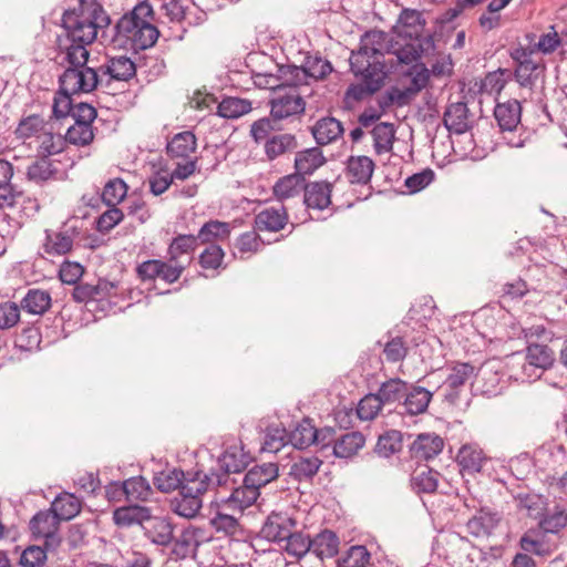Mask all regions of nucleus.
<instances>
[{
    "mask_svg": "<svg viewBox=\"0 0 567 567\" xmlns=\"http://www.w3.org/2000/svg\"><path fill=\"white\" fill-rule=\"evenodd\" d=\"M332 184L320 181L305 184L303 204L307 208L323 210L331 204Z\"/></svg>",
    "mask_w": 567,
    "mask_h": 567,
    "instance_id": "16",
    "label": "nucleus"
},
{
    "mask_svg": "<svg viewBox=\"0 0 567 567\" xmlns=\"http://www.w3.org/2000/svg\"><path fill=\"white\" fill-rule=\"evenodd\" d=\"M316 427L309 419H303L289 432L290 444L299 450L306 449L316 442Z\"/></svg>",
    "mask_w": 567,
    "mask_h": 567,
    "instance_id": "45",
    "label": "nucleus"
},
{
    "mask_svg": "<svg viewBox=\"0 0 567 567\" xmlns=\"http://www.w3.org/2000/svg\"><path fill=\"white\" fill-rule=\"evenodd\" d=\"M218 114L225 118H238L251 111V102L246 99L226 97L217 106Z\"/></svg>",
    "mask_w": 567,
    "mask_h": 567,
    "instance_id": "49",
    "label": "nucleus"
},
{
    "mask_svg": "<svg viewBox=\"0 0 567 567\" xmlns=\"http://www.w3.org/2000/svg\"><path fill=\"white\" fill-rule=\"evenodd\" d=\"M74 234L70 229L61 231L45 230L43 250L49 256H63L72 250Z\"/></svg>",
    "mask_w": 567,
    "mask_h": 567,
    "instance_id": "19",
    "label": "nucleus"
},
{
    "mask_svg": "<svg viewBox=\"0 0 567 567\" xmlns=\"http://www.w3.org/2000/svg\"><path fill=\"white\" fill-rule=\"evenodd\" d=\"M432 393L423 386L408 388L402 406L411 415L424 413L431 402Z\"/></svg>",
    "mask_w": 567,
    "mask_h": 567,
    "instance_id": "31",
    "label": "nucleus"
},
{
    "mask_svg": "<svg viewBox=\"0 0 567 567\" xmlns=\"http://www.w3.org/2000/svg\"><path fill=\"white\" fill-rule=\"evenodd\" d=\"M513 73L508 69H498L488 72L481 81V92L488 95H498L506 83L512 80Z\"/></svg>",
    "mask_w": 567,
    "mask_h": 567,
    "instance_id": "44",
    "label": "nucleus"
},
{
    "mask_svg": "<svg viewBox=\"0 0 567 567\" xmlns=\"http://www.w3.org/2000/svg\"><path fill=\"white\" fill-rule=\"evenodd\" d=\"M322 461L317 456L299 457L290 467L289 475L302 482L311 480L319 471Z\"/></svg>",
    "mask_w": 567,
    "mask_h": 567,
    "instance_id": "41",
    "label": "nucleus"
},
{
    "mask_svg": "<svg viewBox=\"0 0 567 567\" xmlns=\"http://www.w3.org/2000/svg\"><path fill=\"white\" fill-rule=\"evenodd\" d=\"M444 446L442 437L436 434H420L411 446L416 458L430 460L439 455Z\"/></svg>",
    "mask_w": 567,
    "mask_h": 567,
    "instance_id": "27",
    "label": "nucleus"
},
{
    "mask_svg": "<svg viewBox=\"0 0 567 567\" xmlns=\"http://www.w3.org/2000/svg\"><path fill=\"white\" fill-rule=\"evenodd\" d=\"M449 371L442 386L445 390V400L454 404L463 388L476 375V369L470 363L456 362Z\"/></svg>",
    "mask_w": 567,
    "mask_h": 567,
    "instance_id": "10",
    "label": "nucleus"
},
{
    "mask_svg": "<svg viewBox=\"0 0 567 567\" xmlns=\"http://www.w3.org/2000/svg\"><path fill=\"white\" fill-rule=\"evenodd\" d=\"M401 73L406 76L410 81L409 85H406L410 90V93L416 95L420 91H422L430 80L429 70L424 64H413L405 70H401Z\"/></svg>",
    "mask_w": 567,
    "mask_h": 567,
    "instance_id": "52",
    "label": "nucleus"
},
{
    "mask_svg": "<svg viewBox=\"0 0 567 567\" xmlns=\"http://www.w3.org/2000/svg\"><path fill=\"white\" fill-rule=\"evenodd\" d=\"M64 138L74 146H86L94 140L92 125L74 123L66 130Z\"/></svg>",
    "mask_w": 567,
    "mask_h": 567,
    "instance_id": "55",
    "label": "nucleus"
},
{
    "mask_svg": "<svg viewBox=\"0 0 567 567\" xmlns=\"http://www.w3.org/2000/svg\"><path fill=\"white\" fill-rule=\"evenodd\" d=\"M512 58L517 63L514 72L516 81L520 86L532 87L537 79L539 63L533 59L532 52H527L525 49L515 50Z\"/></svg>",
    "mask_w": 567,
    "mask_h": 567,
    "instance_id": "13",
    "label": "nucleus"
},
{
    "mask_svg": "<svg viewBox=\"0 0 567 567\" xmlns=\"http://www.w3.org/2000/svg\"><path fill=\"white\" fill-rule=\"evenodd\" d=\"M374 167V162L369 156H350L346 163L344 175L351 184L367 185L371 181Z\"/></svg>",
    "mask_w": 567,
    "mask_h": 567,
    "instance_id": "15",
    "label": "nucleus"
},
{
    "mask_svg": "<svg viewBox=\"0 0 567 567\" xmlns=\"http://www.w3.org/2000/svg\"><path fill=\"white\" fill-rule=\"evenodd\" d=\"M53 513L60 520H70L81 511V501L71 493H62L52 503Z\"/></svg>",
    "mask_w": 567,
    "mask_h": 567,
    "instance_id": "40",
    "label": "nucleus"
},
{
    "mask_svg": "<svg viewBox=\"0 0 567 567\" xmlns=\"http://www.w3.org/2000/svg\"><path fill=\"white\" fill-rule=\"evenodd\" d=\"M44 124L45 122L40 115H29L19 122L14 133L18 138H30L41 133Z\"/></svg>",
    "mask_w": 567,
    "mask_h": 567,
    "instance_id": "58",
    "label": "nucleus"
},
{
    "mask_svg": "<svg viewBox=\"0 0 567 567\" xmlns=\"http://www.w3.org/2000/svg\"><path fill=\"white\" fill-rule=\"evenodd\" d=\"M296 520L287 514L272 513L268 516L261 528V533L268 540L281 543L295 529Z\"/></svg>",
    "mask_w": 567,
    "mask_h": 567,
    "instance_id": "14",
    "label": "nucleus"
},
{
    "mask_svg": "<svg viewBox=\"0 0 567 567\" xmlns=\"http://www.w3.org/2000/svg\"><path fill=\"white\" fill-rule=\"evenodd\" d=\"M203 532L196 527H188L177 538L174 551L186 557L195 554L202 542Z\"/></svg>",
    "mask_w": 567,
    "mask_h": 567,
    "instance_id": "46",
    "label": "nucleus"
},
{
    "mask_svg": "<svg viewBox=\"0 0 567 567\" xmlns=\"http://www.w3.org/2000/svg\"><path fill=\"white\" fill-rule=\"evenodd\" d=\"M114 32L112 40L120 47H130L135 52L152 48L159 35L152 6L147 1L137 3L118 19Z\"/></svg>",
    "mask_w": 567,
    "mask_h": 567,
    "instance_id": "1",
    "label": "nucleus"
},
{
    "mask_svg": "<svg viewBox=\"0 0 567 567\" xmlns=\"http://www.w3.org/2000/svg\"><path fill=\"white\" fill-rule=\"evenodd\" d=\"M126 487V501L145 502L152 495L150 483L143 476H134L124 481Z\"/></svg>",
    "mask_w": 567,
    "mask_h": 567,
    "instance_id": "51",
    "label": "nucleus"
},
{
    "mask_svg": "<svg viewBox=\"0 0 567 567\" xmlns=\"http://www.w3.org/2000/svg\"><path fill=\"white\" fill-rule=\"evenodd\" d=\"M494 116L503 131H513L520 122L522 107L517 100L497 103Z\"/></svg>",
    "mask_w": 567,
    "mask_h": 567,
    "instance_id": "23",
    "label": "nucleus"
},
{
    "mask_svg": "<svg viewBox=\"0 0 567 567\" xmlns=\"http://www.w3.org/2000/svg\"><path fill=\"white\" fill-rule=\"evenodd\" d=\"M388 33L380 30L365 32L360 42V48L352 54H362L363 58L381 59L384 53H390L392 45Z\"/></svg>",
    "mask_w": 567,
    "mask_h": 567,
    "instance_id": "12",
    "label": "nucleus"
},
{
    "mask_svg": "<svg viewBox=\"0 0 567 567\" xmlns=\"http://www.w3.org/2000/svg\"><path fill=\"white\" fill-rule=\"evenodd\" d=\"M192 475L194 472L184 473L175 467H166L154 475L153 483L158 491L169 493L177 488L181 489L184 481Z\"/></svg>",
    "mask_w": 567,
    "mask_h": 567,
    "instance_id": "28",
    "label": "nucleus"
},
{
    "mask_svg": "<svg viewBox=\"0 0 567 567\" xmlns=\"http://www.w3.org/2000/svg\"><path fill=\"white\" fill-rule=\"evenodd\" d=\"M280 546L289 556L300 559L310 551L311 539L301 532L292 530Z\"/></svg>",
    "mask_w": 567,
    "mask_h": 567,
    "instance_id": "42",
    "label": "nucleus"
},
{
    "mask_svg": "<svg viewBox=\"0 0 567 567\" xmlns=\"http://www.w3.org/2000/svg\"><path fill=\"white\" fill-rule=\"evenodd\" d=\"M287 223L288 214L284 206L264 208L255 218L256 228L261 231H279Z\"/></svg>",
    "mask_w": 567,
    "mask_h": 567,
    "instance_id": "18",
    "label": "nucleus"
},
{
    "mask_svg": "<svg viewBox=\"0 0 567 567\" xmlns=\"http://www.w3.org/2000/svg\"><path fill=\"white\" fill-rule=\"evenodd\" d=\"M196 137L189 131L174 135L167 144V154L171 157L187 158L196 150Z\"/></svg>",
    "mask_w": 567,
    "mask_h": 567,
    "instance_id": "39",
    "label": "nucleus"
},
{
    "mask_svg": "<svg viewBox=\"0 0 567 567\" xmlns=\"http://www.w3.org/2000/svg\"><path fill=\"white\" fill-rule=\"evenodd\" d=\"M553 363L554 352L549 347L545 344L529 343L524 362L519 364L522 373L516 374L515 378L522 379L523 381L530 378H537V370H546L550 368Z\"/></svg>",
    "mask_w": 567,
    "mask_h": 567,
    "instance_id": "7",
    "label": "nucleus"
},
{
    "mask_svg": "<svg viewBox=\"0 0 567 567\" xmlns=\"http://www.w3.org/2000/svg\"><path fill=\"white\" fill-rule=\"evenodd\" d=\"M56 174V167L53 165L52 161L45 156L34 161L27 171L28 179L37 184L52 179Z\"/></svg>",
    "mask_w": 567,
    "mask_h": 567,
    "instance_id": "48",
    "label": "nucleus"
},
{
    "mask_svg": "<svg viewBox=\"0 0 567 567\" xmlns=\"http://www.w3.org/2000/svg\"><path fill=\"white\" fill-rule=\"evenodd\" d=\"M306 103L296 89L281 87L270 101V114L275 120H284L301 114Z\"/></svg>",
    "mask_w": 567,
    "mask_h": 567,
    "instance_id": "8",
    "label": "nucleus"
},
{
    "mask_svg": "<svg viewBox=\"0 0 567 567\" xmlns=\"http://www.w3.org/2000/svg\"><path fill=\"white\" fill-rule=\"evenodd\" d=\"M279 76L282 80L281 87L296 89L298 85L307 83L308 75L305 66L286 65L279 68Z\"/></svg>",
    "mask_w": 567,
    "mask_h": 567,
    "instance_id": "54",
    "label": "nucleus"
},
{
    "mask_svg": "<svg viewBox=\"0 0 567 567\" xmlns=\"http://www.w3.org/2000/svg\"><path fill=\"white\" fill-rule=\"evenodd\" d=\"M449 132L463 134L471 127L467 105L463 102L451 103L443 115Z\"/></svg>",
    "mask_w": 567,
    "mask_h": 567,
    "instance_id": "17",
    "label": "nucleus"
},
{
    "mask_svg": "<svg viewBox=\"0 0 567 567\" xmlns=\"http://www.w3.org/2000/svg\"><path fill=\"white\" fill-rule=\"evenodd\" d=\"M371 135L373 138V148L378 155L392 151L395 140V128L393 124L381 122L372 128Z\"/></svg>",
    "mask_w": 567,
    "mask_h": 567,
    "instance_id": "37",
    "label": "nucleus"
},
{
    "mask_svg": "<svg viewBox=\"0 0 567 567\" xmlns=\"http://www.w3.org/2000/svg\"><path fill=\"white\" fill-rule=\"evenodd\" d=\"M127 193V186L121 178L109 181L102 192V200L107 206H116L121 203Z\"/></svg>",
    "mask_w": 567,
    "mask_h": 567,
    "instance_id": "56",
    "label": "nucleus"
},
{
    "mask_svg": "<svg viewBox=\"0 0 567 567\" xmlns=\"http://www.w3.org/2000/svg\"><path fill=\"white\" fill-rule=\"evenodd\" d=\"M50 307L51 295L42 289H30L21 300V308L30 315L42 316Z\"/></svg>",
    "mask_w": 567,
    "mask_h": 567,
    "instance_id": "38",
    "label": "nucleus"
},
{
    "mask_svg": "<svg viewBox=\"0 0 567 567\" xmlns=\"http://www.w3.org/2000/svg\"><path fill=\"white\" fill-rule=\"evenodd\" d=\"M259 494V492H255V489L243 481L240 486L233 488V492L228 497L243 514L246 508L257 501Z\"/></svg>",
    "mask_w": 567,
    "mask_h": 567,
    "instance_id": "57",
    "label": "nucleus"
},
{
    "mask_svg": "<svg viewBox=\"0 0 567 567\" xmlns=\"http://www.w3.org/2000/svg\"><path fill=\"white\" fill-rule=\"evenodd\" d=\"M365 437L360 432H349L336 439L333 454L336 457L350 458L364 446Z\"/></svg>",
    "mask_w": 567,
    "mask_h": 567,
    "instance_id": "30",
    "label": "nucleus"
},
{
    "mask_svg": "<svg viewBox=\"0 0 567 567\" xmlns=\"http://www.w3.org/2000/svg\"><path fill=\"white\" fill-rule=\"evenodd\" d=\"M13 174V165L9 161H0V209H12L19 205L21 213L29 216L30 213L38 210V203L35 199L25 197L12 184Z\"/></svg>",
    "mask_w": 567,
    "mask_h": 567,
    "instance_id": "4",
    "label": "nucleus"
},
{
    "mask_svg": "<svg viewBox=\"0 0 567 567\" xmlns=\"http://www.w3.org/2000/svg\"><path fill=\"white\" fill-rule=\"evenodd\" d=\"M324 163L326 158L319 147H311L297 152L295 156L296 174L301 177L305 175H311Z\"/></svg>",
    "mask_w": 567,
    "mask_h": 567,
    "instance_id": "21",
    "label": "nucleus"
},
{
    "mask_svg": "<svg viewBox=\"0 0 567 567\" xmlns=\"http://www.w3.org/2000/svg\"><path fill=\"white\" fill-rule=\"evenodd\" d=\"M49 549L45 546L32 545L27 547L20 557V565L22 567H43L48 556Z\"/></svg>",
    "mask_w": 567,
    "mask_h": 567,
    "instance_id": "64",
    "label": "nucleus"
},
{
    "mask_svg": "<svg viewBox=\"0 0 567 567\" xmlns=\"http://www.w3.org/2000/svg\"><path fill=\"white\" fill-rule=\"evenodd\" d=\"M278 466L276 463L268 462L252 466L244 477V482L249 485L255 492H259L262 486H266L278 477Z\"/></svg>",
    "mask_w": 567,
    "mask_h": 567,
    "instance_id": "24",
    "label": "nucleus"
},
{
    "mask_svg": "<svg viewBox=\"0 0 567 567\" xmlns=\"http://www.w3.org/2000/svg\"><path fill=\"white\" fill-rule=\"evenodd\" d=\"M339 538L331 530H322L311 539L310 551L320 559L331 558L338 554Z\"/></svg>",
    "mask_w": 567,
    "mask_h": 567,
    "instance_id": "35",
    "label": "nucleus"
},
{
    "mask_svg": "<svg viewBox=\"0 0 567 567\" xmlns=\"http://www.w3.org/2000/svg\"><path fill=\"white\" fill-rule=\"evenodd\" d=\"M59 83L65 92L90 93L99 85L102 86L100 69L91 66L66 68L59 78Z\"/></svg>",
    "mask_w": 567,
    "mask_h": 567,
    "instance_id": "5",
    "label": "nucleus"
},
{
    "mask_svg": "<svg viewBox=\"0 0 567 567\" xmlns=\"http://www.w3.org/2000/svg\"><path fill=\"white\" fill-rule=\"evenodd\" d=\"M456 461L463 471L472 474L481 472L486 458L477 445L466 444L460 449Z\"/></svg>",
    "mask_w": 567,
    "mask_h": 567,
    "instance_id": "33",
    "label": "nucleus"
},
{
    "mask_svg": "<svg viewBox=\"0 0 567 567\" xmlns=\"http://www.w3.org/2000/svg\"><path fill=\"white\" fill-rule=\"evenodd\" d=\"M234 514H224L220 512L209 511V524L216 533L224 535H235L239 530V518Z\"/></svg>",
    "mask_w": 567,
    "mask_h": 567,
    "instance_id": "50",
    "label": "nucleus"
},
{
    "mask_svg": "<svg viewBox=\"0 0 567 567\" xmlns=\"http://www.w3.org/2000/svg\"><path fill=\"white\" fill-rule=\"evenodd\" d=\"M408 388V382L399 378H393L383 382L379 386L377 395L383 406L392 405L394 403H400L401 400L404 399Z\"/></svg>",
    "mask_w": 567,
    "mask_h": 567,
    "instance_id": "34",
    "label": "nucleus"
},
{
    "mask_svg": "<svg viewBox=\"0 0 567 567\" xmlns=\"http://www.w3.org/2000/svg\"><path fill=\"white\" fill-rule=\"evenodd\" d=\"M39 150L40 153L48 157L58 154L64 150L65 138L61 134L44 132L40 136Z\"/></svg>",
    "mask_w": 567,
    "mask_h": 567,
    "instance_id": "61",
    "label": "nucleus"
},
{
    "mask_svg": "<svg viewBox=\"0 0 567 567\" xmlns=\"http://www.w3.org/2000/svg\"><path fill=\"white\" fill-rule=\"evenodd\" d=\"M476 382L481 383L483 394L493 396L501 392L502 375L499 374L498 363L486 362L476 372Z\"/></svg>",
    "mask_w": 567,
    "mask_h": 567,
    "instance_id": "25",
    "label": "nucleus"
},
{
    "mask_svg": "<svg viewBox=\"0 0 567 567\" xmlns=\"http://www.w3.org/2000/svg\"><path fill=\"white\" fill-rule=\"evenodd\" d=\"M99 69L102 86L106 89L111 85L112 81H128L136 73L135 63L124 55L109 59Z\"/></svg>",
    "mask_w": 567,
    "mask_h": 567,
    "instance_id": "11",
    "label": "nucleus"
},
{
    "mask_svg": "<svg viewBox=\"0 0 567 567\" xmlns=\"http://www.w3.org/2000/svg\"><path fill=\"white\" fill-rule=\"evenodd\" d=\"M111 23V18L97 2H81L78 8L65 11L62 27L71 42L91 44L97 38L99 31Z\"/></svg>",
    "mask_w": 567,
    "mask_h": 567,
    "instance_id": "2",
    "label": "nucleus"
},
{
    "mask_svg": "<svg viewBox=\"0 0 567 567\" xmlns=\"http://www.w3.org/2000/svg\"><path fill=\"white\" fill-rule=\"evenodd\" d=\"M60 522L52 509L42 511L30 520V529L35 538L44 540V546L48 549H55L61 543L58 534Z\"/></svg>",
    "mask_w": 567,
    "mask_h": 567,
    "instance_id": "9",
    "label": "nucleus"
},
{
    "mask_svg": "<svg viewBox=\"0 0 567 567\" xmlns=\"http://www.w3.org/2000/svg\"><path fill=\"white\" fill-rule=\"evenodd\" d=\"M350 69L355 76H361L362 81L372 87V91H379L386 76L385 62L381 59L363 58L362 54H351Z\"/></svg>",
    "mask_w": 567,
    "mask_h": 567,
    "instance_id": "6",
    "label": "nucleus"
},
{
    "mask_svg": "<svg viewBox=\"0 0 567 567\" xmlns=\"http://www.w3.org/2000/svg\"><path fill=\"white\" fill-rule=\"evenodd\" d=\"M227 484L225 475H208L202 471L187 477L178 494L171 501L172 511L181 517L194 518L203 506V495Z\"/></svg>",
    "mask_w": 567,
    "mask_h": 567,
    "instance_id": "3",
    "label": "nucleus"
},
{
    "mask_svg": "<svg viewBox=\"0 0 567 567\" xmlns=\"http://www.w3.org/2000/svg\"><path fill=\"white\" fill-rule=\"evenodd\" d=\"M151 509L141 505H128L116 508L113 512V520L120 527L142 525L151 519Z\"/></svg>",
    "mask_w": 567,
    "mask_h": 567,
    "instance_id": "20",
    "label": "nucleus"
},
{
    "mask_svg": "<svg viewBox=\"0 0 567 567\" xmlns=\"http://www.w3.org/2000/svg\"><path fill=\"white\" fill-rule=\"evenodd\" d=\"M287 444H290V439L285 427L272 424L266 429L261 447L264 452L277 453Z\"/></svg>",
    "mask_w": 567,
    "mask_h": 567,
    "instance_id": "47",
    "label": "nucleus"
},
{
    "mask_svg": "<svg viewBox=\"0 0 567 567\" xmlns=\"http://www.w3.org/2000/svg\"><path fill=\"white\" fill-rule=\"evenodd\" d=\"M230 231L231 227L229 223L209 220L200 227L198 234L196 235V239H198L199 245H216L217 241L227 239L230 235Z\"/></svg>",
    "mask_w": 567,
    "mask_h": 567,
    "instance_id": "32",
    "label": "nucleus"
},
{
    "mask_svg": "<svg viewBox=\"0 0 567 567\" xmlns=\"http://www.w3.org/2000/svg\"><path fill=\"white\" fill-rule=\"evenodd\" d=\"M383 404L379 400L377 393H369L364 395L358 403L357 414L360 420H373L381 411Z\"/></svg>",
    "mask_w": 567,
    "mask_h": 567,
    "instance_id": "62",
    "label": "nucleus"
},
{
    "mask_svg": "<svg viewBox=\"0 0 567 567\" xmlns=\"http://www.w3.org/2000/svg\"><path fill=\"white\" fill-rule=\"evenodd\" d=\"M148 524L144 526L145 536L153 543L159 546H167L173 540V526L164 517H153L146 520Z\"/></svg>",
    "mask_w": 567,
    "mask_h": 567,
    "instance_id": "29",
    "label": "nucleus"
},
{
    "mask_svg": "<svg viewBox=\"0 0 567 567\" xmlns=\"http://www.w3.org/2000/svg\"><path fill=\"white\" fill-rule=\"evenodd\" d=\"M311 133L319 145H328L343 134V126L334 117H322L313 125Z\"/></svg>",
    "mask_w": 567,
    "mask_h": 567,
    "instance_id": "22",
    "label": "nucleus"
},
{
    "mask_svg": "<svg viewBox=\"0 0 567 567\" xmlns=\"http://www.w3.org/2000/svg\"><path fill=\"white\" fill-rule=\"evenodd\" d=\"M199 246L196 235H178L173 238L168 246L167 254L173 259L179 260L182 255L192 254Z\"/></svg>",
    "mask_w": 567,
    "mask_h": 567,
    "instance_id": "53",
    "label": "nucleus"
},
{
    "mask_svg": "<svg viewBox=\"0 0 567 567\" xmlns=\"http://www.w3.org/2000/svg\"><path fill=\"white\" fill-rule=\"evenodd\" d=\"M305 184V177H301L296 173L289 174L279 178L275 183L272 186V193L279 202H285L303 193Z\"/></svg>",
    "mask_w": 567,
    "mask_h": 567,
    "instance_id": "26",
    "label": "nucleus"
},
{
    "mask_svg": "<svg viewBox=\"0 0 567 567\" xmlns=\"http://www.w3.org/2000/svg\"><path fill=\"white\" fill-rule=\"evenodd\" d=\"M297 147L296 137L291 134H278L268 138L265 143V153L272 161L280 155L293 151Z\"/></svg>",
    "mask_w": 567,
    "mask_h": 567,
    "instance_id": "43",
    "label": "nucleus"
},
{
    "mask_svg": "<svg viewBox=\"0 0 567 567\" xmlns=\"http://www.w3.org/2000/svg\"><path fill=\"white\" fill-rule=\"evenodd\" d=\"M402 439L401 433L398 431H389L381 435L377 443V452L384 457H388L401 450Z\"/></svg>",
    "mask_w": 567,
    "mask_h": 567,
    "instance_id": "63",
    "label": "nucleus"
},
{
    "mask_svg": "<svg viewBox=\"0 0 567 567\" xmlns=\"http://www.w3.org/2000/svg\"><path fill=\"white\" fill-rule=\"evenodd\" d=\"M499 517L496 513L480 511L466 524L467 530L475 537L488 536L497 526Z\"/></svg>",
    "mask_w": 567,
    "mask_h": 567,
    "instance_id": "36",
    "label": "nucleus"
},
{
    "mask_svg": "<svg viewBox=\"0 0 567 567\" xmlns=\"http://www.w3.org/2000/svg\"><path fill=\"white\" fill-rule=\"evenodd\" d=\"M370 560V553L364 546H352L346 556L338 560V567H367Z\"/></svg>",
    "mask_w": 567,
    "mask_h": 567,
    "instance_id": "60",
    "label": "nucleus"
},
{
    "mask_svg": "<svg viewBox=\"0 0 567 567\" xmlns=\"http://www.w3.org/2000/svg\"><path fill=\"white\" fill-rule=\"evenodd\" d=\"M440 474L431 468L423 470L412 477V486L417 493H433L437 488Z\"/></svg>",
    "mask_w": 567,
    "mask_h": 567,
    "instance_id": "59",
    "label": "nucleus"
}]
</instances>
